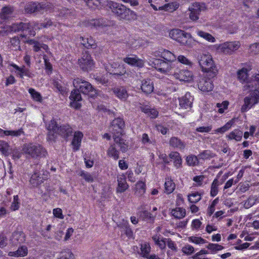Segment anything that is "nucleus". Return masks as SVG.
Listing matches in <instances>:
<instances>
[{"instance_id":"7ed1b4c3","label":"nucleus","mask_w":259,"mask_h":259,"mask_svg":"<svg viewBox=\"0 0 259 259\" xmlns=\"http://www.w3.org/2000/svg\"><path fill=\"white\" fill-rule=\"evenodd\" d=\"M124 126L125 123L123 119L118 117L113 120L110 128V131L113 134L114 142L120 147V150L122 152H126L128 147V145L125 143V141L121 137Z\"/></svg>"},{"instance_id":"bf43d9fd","label":"nucleus","mask_w":259,"mask_h":259,"mask_svg":"<svg viewBox=\"0 0 259 259\" xmlns=\"http://www.w3.org/2000/svg\"><path fill=\"white\" fill-rule=\"evenodd\" d=\"M145 184L142 182H139L136 185V191L140 195H142L145 192Z\"/></svg>"},{"instance_id":"09e8293b","label":"nucleus","mask_w":259,"mask_h":259,"mask_svg":"<svg viewBox=\"0 0 259 259\" xmlns=\"http://www.w3.org/2000/svg\"><path fill=\"white\" fill-rule=\"evenodd\" d=\"M198 157L203 160L209 159L215 156V154L209 150H205L198 155Z\"/></svg>"},{"instance_id":"9b49d317","label":"nucleus","mask_w":259,"mask_h":259,"mask_svg":"<svg viewBox=\"0 0 259 259\" xmlns=\"http://www.w3.org/2000/svg\"><path fill=\"white\" fill-rule=\"evenodd\" d=\"M78 64L83 71H89L94 66L93 59L91 55L87 52L82 54L81 58L78 60Z\"/></svg>"},{"instance_id":"680f3d73","label":"nucleus","mask_w":259,"mask_h":259,"mask_svg":"<svg viewBox=\"0 0 259 259\" xmlns=\"http://www.w3.org/2000/svg\"><path fill=\"white\" fill-rule=\"evenodd\" d=\"M229 105V103L227 101H224L222 103H218L217 104V107L218 109V112L220 113H223L224 112V110L227 109L228 106Z\"/></svg>"},{"instance_id":"ddd939ff","label":"nucleus","mask_w":259,"mask_h":259,"mask_svg":"<svg viewBox=\"0 0 259 259\" xmlns=\"http://www.w3.org/2000/svg\"><path fill=\"white\" fill-rule=\"evenodd\" d=\"M210 76H204L200 78L198 83V89L203 92H208L213 88V81Z\"/></svg>"},{"instance_id":"f3484780","label":"nucleus","mask_w":259,"mask_h":259,"mask_svg":"<svg viewBox=\"0 0 259 259\" xmlns=\"http://www.w3.org/2000/svg\"><path fill=\"white\" fill-rule=\"evenodd\" d=\"M179 105L181 108L188 109L192 107L194 98L190 93L187 92L184 96L179 98Z\"/></svg>"},{"instance_id":"bb28decb","label":"nucleus","mask_w":259,"mask_h":259,"mask_svg":"<svg viewBox=\"0 0 259 259\" xmlns=\"http://www.w3.org/2000/svg\"><path fill=\"white\" fill-rule=\"evenodd\" d=\"M27 254V247L25 245H22L20 246L16 251L10 252L9 253V255L11 256L24 257L26 256Z\"/></svg>"},{"instance_id":"393cba45","label":"nucleus","mask_w":259,"mask_h":259,"mask_svg":"<svg viewBox=\"0 0 259 259\" xmlns=\"http://www.w3.org/2000/svg\"><path fill=\"white\" fill-rule=\"evenodd\" d=\"M80 39L81 45L88 49H95L97 47L95 40L91 36L90 37L80 36Z\"/></svg>"},{"instance_id":"0eeeda50","label":"nucleus","mask_w":259,"mask_h":259,"mask_svg":"<svg viewBox=\"0 0 259 259\" xmlns=\"http://www.w3.org/2000/svg\"><path fill=\"white\" fill-rule=\"evenodd\" d=\"M169 35L171 38L176 40L182 45L189 48L192 47L195 42L190 33L179 29L171 30Z\"/></svg>"},{"instance_id":"4be33fe9","label":"nucleus","mask_w":259,"mask_h":259,"mask_svg":"<svg viewBox=\"0 0 259 259\" xmlns=\"http://www.w3.org/2000/svg\"><path fill=\"white\" fill-rule=\"evenodd\" d=\"M25 241V235L21 231H16L13 233L11 241L14 245L23 243Z\"/></svg>"},{"instance_id":"a18cd8bd","label":"nucleus","mask_w":259,"mask_h":259,"mask_svg":"<svg viewBox=\"0 0 259 259\" xmlns=\"http://www.w3.org/2000/svg\"><path fill=\"white\" fill-rule=\"evenodd\" d=\"M165 191L167 194H170L173 192L175 188V184L170 180L167 179L164 184Z\"/></svg>"},{"instance_id":"37998d69","label":"nucleus","mask_w":259,"mask_h":259,"mask_svg":"<svg viewBox=\"0 0 259 259\" xmlns=\"http://www.w3.org/2000/svg\"><path fill=\"white\" fill-rule=\"evenodd\" d=\"M248 70L246 68H242L237 72L238 78L241 82H245L248 77Z\"/></svg>"},{"instance_id":"864d4df0","label":"nucleus","mask_w":259,"mask_h":259,"mask_svg":"<svg viewBox=\"0 0 259 259\" xmlns=\"http://www.w3.org/2000/svg\"><path fill=\"white\" fill-rule=\"evenodd\" d=\"M87 5L93 9L98 8L100 6V0H84Z\"/></svg>"},{"instance_id":"338daca9","label":"nucleus","mask_w":259,"mask_h":259,"mask_svg":"<svg viewBox=\"0 0 259 259\" xmlns=\"http://www.w3.org/2000/svg\"><path fill=\"white\" fill-rule=\"evenodd\" d=\"M255 203V199L253 197H249L245 201L244 206L246 208H249L253 206Z\"/></svg>"},{"instance_id":"9d476101","label":"nucleus","mask_w":259,"mask_h":259,"mask_svg":"<svg viewBox=\"0 0 259 259\" xmlns=\"http://www.w3.org/2000/svg\"><path fill=\"white\" fill-rule=\"evenodd\" d=\"M244 102L241 108L242 112L247 111L259 102V89L254 90L251 92L249 96L244 99Z\"/></svg>"},{"instance_id":"412c9836","label":"nucleus","mask_w":259,"mask_h":259,"mask_svg":"<svg viewBox=\"0 0 259 259\" xmlns=\"http://www.w3.org/2000/svg\"><path fill=\"white\" fill-rule=\"evenodd\" d=\"M83 136L82 133L80 131H77L74 133L73 138L71 142L74 151H76L79 150Z\"/></svg>"},{"instance_id":"cd10ccee","label":"nucleus","mask_w":259,"mask_h":259,"mask_svg":"<svg viewBox=\"0 0 259 259\" xmlns=\"http://www.w3.org/2000/svg\"><path fill=\"white\" fill-rule=\"evenodd\" d=\"M44 182V179L37 172H34L32 175L30 183L33 187H37Z\"/></svg>"},{"instance_id":"dca6fc26","label":"nucleus","mask_w":259,"mask_h":259,"mask_svg":"<svg viewBox=\"0 0 259 259\" xmlns=\"http://www.w3.org/2000/svg\"><path fill=\"white\" fill-rule=\"evenodd\" d=\"M123 61L128 65L139 68L143 67L145 63L143 60L140 59L135 55L124 58Z\"/></svg>"},{"instance_id":"aec40b11","label":"nucleus","mask_w":259,"mask_h":259,"mask_svg":"<svg viewBox=\"0 0 259 259\" xmlns=\"http://www.w3.org/2000/svg\"><path fill=\"white\" fill-rule=\"evenodd\" d=\"M118 186L116 188V191L118 193L124 192L128 188L126 181V177L124 175H119L117 177Z\"/></svg>"},{"instance_id":"79ce46f5","label":"nucleus","mask_w":259,"mask_h":259,"mask_svg":"<svg viewBox=\"0 0 259 259\" xmlns=\"http://www.w3.org/2000/svg\"><path fill=\"white\" fill-rule=\"evenodd\" d=\"M201 199V194L198 192L192 193L188 195V200L192 203H196Z\"/></svg>"},{"instance_id":"6e6d98bb","label":"nucleus","mask_w":259,"mask_h":259,"mask_svg":"<svg viewBox=\"0 0 259 259\" xmlns=\"http://www.w3.org/2000/svg\"><path fill=\"white\" fill-rule=\"evenodd\" d=\"M189 240L196 244H204L207 242L206 240L201 237L191 236L189 238Z\"/></svg>"},{"instance_id":"603ef678","label":"nucleus","mask_w":259,"mask_h":259,"mask_svg":"<svg viewBox=\"0 0 259 259\" xmlns=\"http://www.w3.org/2000/svg\"><path fill=\"white\" fill-rule=\"evenodd\" d=\"M219 185V181L217 179H214L211 186L210 195L212 197H214L217 195Z\"/></svg>"},{"instance_id":"f03ea898","label":"nucleus","mask_w":259,"mask_h":259,"mask_svg":"<svg viewBox=\"0 0 259 259\" xmlns=\"http://www.w3.org/2000/svg\"><path fill=\"white\" fill-rule=\"evenodd\" d=\"M47 129L48 131V139L50 141H54L57 138V135H59L66 140L71 137L73 134V129L68 124L59 126L55 119H52L47 125Z\"/></svg>"},{"instance_id":"a211bd4d","label":"nucleus","mask_w":259,"mask_h":259,"mask_svg":"<svg viewBox=\"0 0 259 259\" xmlns=\"http://www.w3.org/2000/svg\"><path fill=\"white\" fill-rule=\"evenodd\" d=\"M174 76L181 81H189L192 79L193 74L188 70L182 69L175 72Z\"/></svg>"},{"instance_id":"f704fd0d","label":"nucleus","mask_w":259,"mask_h":259,"mask_svg":"<svg viewBox=\"0 0 259 259\" xmlns=\"http://www.w3.org/2000/svg\"><path fill=\"white\" fill-rule=\"evenodd\" d=\"M116 143L115 144L111 145L107 150V155L112 157L114 160H117L119 158V151L115 147Z\"/></svg>"},{"instance_id":"f257e3e1","label":"nucleus","mask_w":259,"mask_h":259,"mask_svg":"<svg viewBox=\"0 0 259 259\" xmlns=\"http://www.w3.org/2000/svg\"><path fill=\"white\" fill-rule=\"evenodd\" d=\"M73 83L74 87L78 88V89L73 90L71 92L69 97L71 100H81L80 93L88 95L92 98H94L97 94V90L89 82L81 78H77L74 79Z\"/></svg>"},{"instance_id":"a19ab883","label":"nucleus","mask_w":259,"mask_h":259,"mask_svg":"<svg viewBox=\"0 0 259 259\" xmlns=\"http://www.w3.org/2000/svg\"><path fill=\"white\" fill-rule=\"evenodd\" d=\"M0 133H3L6 136L18 137L21 134H24V132L22 128L16 131H4L0 128Z\"/></svg>"},{"instance_id":"6e6552de","label":"nucleus","mask_w":259,"mask_h":259,"mask_svg":"<svg viewBox=\"0 0 259 259\" xmlns=\"http://www.w3.org/2000/svg\"><path fill=\"white\" fill-rule=\"evenodd\" d=\"M52 8V5L47 2H42L40 3L30 2L25 5L24 11L27 14L34 13L43 14L44 12L50 11Z\"/></svg>"},{"instance_id":"39448f33","label":"nucleus","mask_w":259,"mask_h":259,"mask_svg":"<svg viewBox=\"0 0 259 259\" xmlns=\"http://www.w3.org/2000/svg\"><path fill=\"white\" fill-rule=\"evenodd\" d=\"M198 62L202 71L206 73V76L214 77L218 73L211 56L209 54H201L198 57Z\"/></svg>"},{"instance_id":"c85d7f7f","label":"nucleus","mask_w":259,"mask_h":259,"mask_svg":"<svg viewBox=\"0 0 259 259\" xmlns=\"http://www.w3.org/2000/svg\"><path fill=\"white\" fill-rule=\"evenodd\" d=\"M118 227L123 231L127 237L132 238L133 236V232L132 230L127 221H123L118 225Z\"/></svg>"},{"instance_id":"13d9d810","label":"nucleus","mask_w":259,"mask_h":259,"mask_svg":"<svg viewBox=\"0 0 259 259\" xmlns=\"http://www.w3.org/2000/svg\"><path fill=\"white\" fill-rule=\"evenodd\" d=\"M141 251L143 254V256L147 258L149 255L151 247L149 244H144L141 245Z\"/></svg>"},{"instance_id":"58836bf2","label":"nucleus","mask_w":259,"mask_h":259,"mask_svg":"<svg viewBox=\"0 0 259 259\" xmlns=\"http://www.w3.org/2000/svg\"><path fill=\"white\" fill-rule=\"evenodd\" d=\"M172 215L177 219H182L185 216L186 212L185 209L178 207L171 211Z\"/></svg>"},{"instance_id":"49530a36","label":"nucleus","mask_w":259,"mask_h":259,"mask_svg":"<svg viewBox=\"0 0 259 259\" xmlns=\"http://www.w3.org/2000/svg\"><path fill=\"white\" fill-rule=\"evenodd\" d=\"M0 151L6 156L9 154L10 146L7 142L0 140Z\"/></svg>"},{"instance_id":"4468645a","label":"nucleus","mask_w":259,"mask_h":259,"mask_svg":"<svg viewBox=\"0 0 259 259\" xmlns=\"http://www.w3.org/2000/svg\"><path fill=\"white\" fill-rule=\"evenodd\" d=\"M239 41L226 42L219 46V50L224 54H231L233 52L237 50L240 47Z\"/></svg>"},{"instance_id":"2f4dec72","label":"nucleus","mask_w":259,"mask_h":259,"mask_svg":"<svg viewBox=\"0 0 259 259\" xmlns=\"http://www.w3.org/2000/svg\"><path fill=\"white\" fill-rule=\"evenodd\" d=\"M14 8L11 6H6L3 8L0 13V18L2 19H7L12 14Z\"/></svg>"},{"instance_id":"4d7b16f0","label":"nucleus","mask_w":259,"mask_h":259,"mask_svg":"<svg viewBox=\"0 0 259 259\" xmlns=\"http://www.w3.org/2000/svg\"><path fill=\"white\" fill-rule=\"evenodd\" d=\"M41 49H42L46 51L49 49L48 46L44 44H41L38 41L35 43L33 46V50L35 52H37L40 50Z\"/></svg>"},{"instance_id":"2eb2a0df","label":"nucleus","mask_w":259,"mask_h":259,"mask_svg":"<svg viewBox=\"0 0 259 259\" xmlns=\"http://www.w3.org/2000/svg\"><path fill=\"white\" fill-rule=\"evenodd\" d=\"M205 8L204 4H200L199 3H194L191 7L189 8V10L191 11L189 17L191 20L196 21L198 19L199 15L201 11L203 10Z\"/></svg>"},{"instance_id":"052dcab7","label":"nucleus","mask_w":259,"mask_h":259,"mask_svg":"<svg viewBox=\"0 0 259 259\" xmlns=\"http://www.w3.org/2000/svg\"><path fill=\"white\" fill-rule=\"evenodd\" d=\"M61 259H74V255L69 250L62 251Z\"/></svg>"},{"instance_id":"8fccbe9b","label":"nucleus","mask_w":259,"mask_h":259,"mask_svg":"<svg viewBox=\"0 0 259 259\" xmlns=\"http://www.w3.org/2000/svg\"><path fill=\"white\" fill-rule=\"evenodd\" d=\"M178 8V6L177 4L174 3H169L165 5L162 7H159V10H163L165 11L172 12L176 10Z\"/></svg>"},{"instance_id":"20e7f679","label":"nucleus","mask_w":259,"mask_h":259,"mask_svg":"<svg viewBox=\"0 0 259 259\" xmlns=\"http://www.w3.org/2000/svg\"><path fill=\"white\" fill-rule=\"evenodd\" d=\"M22 152L27 157L34 159L45 157L48 154L46 149L41 145L34 143L24 144Z\"/></svg>"},{"instance_id":"c03bdc74","label":"nucleus","mask_w":259,"mask_h":259,"mask_svg":"<svg viewBox=\"0 0 259 259\" xmlns=\"http://www.w3.org/2000/svg\"><path fill=\"white\" fill-rule=\"evenodd\" d=\"M17 74L21 78H23L24 76H26L29 78L33 77V74L30 71L28 68L23 66L19 72H17Z\"/></svg>"},{"instance_id":"423d86ee","label":"nucleus","mask_w":259,"mask_h":259,"mask_svg":"<svg viewBox=\"0 0 259 259\" xmlns=\"http://www.w3.org/2000/svg\"><path fill=\"white\" fill-rule=\"evenodd\" d=\"M109 7L112 12L120 19L130 21L136 19V13L122 4L111 2Z\"/></svg>"},{"instance_id":"5701e85b","label":"nucleus","mask_w":259,"mask_h":259,"mask_svg":"<svg viewBox=\"0 0 259 259\" xmlns=\"http://www.w3.org/2000/svg\"><path fill=\"white\" fill-rule=\"evenodd\" d=\"M112 91L114 94L120 100L125 101L128 96L126 90L123 87L114 88Z\"/></svg>"},{"instance_id":"1a4fd4ad","label":"nucleus","mask_w":259,"mask_h":259,"mask_svg":"<svg viewBox=\"0 0 259 259\" xmlns=\"http://www.w3.org/2000/svg\"><path fill=\"white\" fill-rule=\"evenodd\" d=\"M38 25L37 24H35L34 23H23L20 22L18 23H14L11 26H7L5 27V31L6 32H18L20 31H28V33L30 35H32L33 36L35 35V32L34 30H32V27L37 26Z\"/></svg>"},{"instance_id":"e433bc0d","label":"nucleus","mask_w":259,"mask_h":259,"mask_svg":"<svg viewBox=\"0 0 259 259\" xmlns=\"http://www.w3.org/2000/svg\"><path fill=\"white\" fill-rule=\"evenodd\" d=\"M197 34L200 37L204 38V39L211 42H214L215 41V38L210 33L204 32L200 30L196 31Z\"/></svg>"},{"instance_id":"0e129e2a","label":"nucleus","mask_w":259,"mask_h":259,"mask_svg":"<svg viewBox=\"0 0 259 259\" xmlns=\"http://www.w3.org/2000/svg\"><path fill=\"white\" fill-rule=\"evenodd\" d=\"M249 50L252 54L255 55L259 53V43L256 42L250 45Z\"/></svg>"},{"instance_id":"4c0bfd02","label":"nucleus","mask_w":259,"mask_h":259,"mask_svg":"<svg viewBox=\"0 0 259 259\" xmlns=\"http://www.w3.org/2000/svg\"><path fill=\"white\" fill-rule=\"evenodd\" d=\"M186 162L189 166H196L199 164L198 157L194 155H188L186 158Z\"/></svg>"},{"instance_id":"6ab92c4d","label":"nucleus","mask_w":259,"mask_h":259,"mask_svg":"<svg viewBox=\"0 0 259 259\" xmlns=\"http://www.w3.org/2000/svg\"><path fill=\"white\" fill-rule=\"evenodd\" d=\"M88 25L91 27L96 29L102 28L109 25L107 19L100 18L97 19H92L88 22Z\"/></svg>"},{"instance_id":"f8f14e48","label":"nucleus","mask_w":259,"mask_h":259,"mask_svg":"<svg viewBox=\"0 0 259 259\" xmlns=\"http://www.w3.org/2000/svg\"><path fill=\"white\" fill-rule=\"evenodd\" d=\"M152 63L156 69L163 73L169 72L174 67L173 63L159 59L154 60Z\"/></svg>"},{"instance_id":"5fc2aeb1","label":"nucleus","mask_w":259,"mask_h":259,"mask_svg":"<svg viewBox=\"0 0 259 259\" xmlns=\"http://www.w3.org/2000/svg\"><path fill=\"white\" fill-rule=\"evenodd\" d=\"M20 206V200L17 195L13 197V201L11 206V209L13 211L18 210Z\"/></svg>"},{"instance_id":"c9c22d12","label":"nucleus","mask_w":259,"mask_h":259,"mask_svg":"<svg viewBox=\"0 0 259 259\" xmlns=\"http://www.w3.org/2000/svg\"><path fill=\"white\" fill-rule=\"evenodd\" d=\"M138 215L139 219L144 221L151 222L153 221L154 220V218L152 214L147 210L139 211Z\"/></svg>"},{"instance_id":"e2e57ef3","label":"nucleus","mask_w":259,"mask_h":259,"mask_svg":"<svg viewBox=\"0 0 259 259\" xmlns=\"http://www.w3.org/2000/svg\"><path fill=\"white\" fill-rule=\"evenodd\" d=\"M182 251L187 255H190L194 252V248L192 246L187 245L182 248Z\"/></svg>"},{"instance_id":"de8ad7c7","label":"nucleus","mask_w":259,"mask_h":259,"mask_svg":"<svg viewBox=\"0 0 259 259\" xmlns=\"http://www.w3.org/2000/svg\"><path fill=\"white\" fill-rule=\"evenodd\" d=\"M28 92L34 100L37 102H41L42 97L39 93L32 88L29 89Z\"/></svg>"},{"instance_id":"72a5a7b5","label":"nucleus","mask_w":259,"mask_h":259,"mask_svg":"<svg viewBox=\"0 0 259 259\" xmlns=\"http://www.w3.org/2000/svg\"><path fill=\"white\" fill-rule=\"evenodd\" d=\"M161 57L165 61H167L174 63L176 60V56L168 50H164L161 54Z\"/></svg>"},{"instance_id":"3c124183","label":"nucleus","mask_w":259,"mask_h":259,"mask_svg":"<svg viewBox=\"0 0 259 259\" xmlns=\"http://www.w3.org/2000/svg\"><path fill=\"white\" fill-rule=\"evenodd\" d=\"M233 124V121L230 120L226 123L224 126L218 128L214 131L215 133L223 134L229 130Z\"/></svg>"},{"instance_id":"473e14b6","label":"nucleus","mask_w":259,"mask_h":259,"mask_svg":"<svg viewBox=\"0 0 259 259\" xmlns=\"http://www.w3.org/2000/svg\"><path fill=\"white\" fill-rule=\"evenodd\" d=\"M243 132L239 130H235L231 132L228 136L227 138L229 140H235L236 141H240L242 139Z\"/></svg>"},{"instance_id":"a878e982","label":"nucleus","mask_w":259,"mask_h":259,"mask_svg":"<svg viewBox=\"0 0 259 259\" xmlns=\"http://www.w3.org/2000/svg\"><path fill=\"white\" fill-rule=\"evenodd\" d=\"M170 159L174 161V166L177 168H179L182 165V159L179 153L177 152H171L169 154Z\"/></svg>"},{"instance_id":"774afa93","label":"nucleus","mask_w":259,"mask_h":259,"mask_svg":"<svg viewBox=\"0 0 259 259\" xmlns=\"http://www.w3.org/2000/svg\"><path fill=\"white\" fill-rule=\"evenodd\" d=\"M167 245L168 247L170 248L172 251L175 252L177 251L178 248L176 246L175 242L172 241L170 238H167Z\"/></svg>"},{"instance_id":"7c9ffc66","label":"nucleus","mask_w":259,"mask_h":259,"mask_svg":"<svg viewBox=\"0 0 259 259\" xmlns=\"http://www.w3.org/2000/svg\"><path fill=\"white\" fill-rule=\"evenodd\" d=\"M31 23H34L37 24L38 25L36 26L32 27V30H36L37 29H40L42 28H48L54 24V23L50 19L46 18L44 21L42 23H39L36 22H32Z\"/></svg>"},{"instance_id":"c756f323","label":"nucleus","mask_w":259,"mask_h":259,"mask_svg":"<svg viewBox=\"0 0 259 259\" xmlns=\"http://www.w3.org/2000/svg\"><path fill=\"white\" fill-rule=\"evenodd\" d=\"M170 146L179 149H183L185 147V143L177 137H171L169 141Z\"/></svg>"},{"instance_id":"69168bd1","label":"nucleus","mask_w":259,"mask_h":259,"mask_svg":"<svg viewBox=\"0 0 259 259\" xmlns=\"http://www.w3.org/2000/svg\"><path fill=\"white\" fill-rule=\"evenodd\" d=\"M79 175L89 182H92L94 180L92 176L88 172H85L83 171H81Z\"/></svg>"},{"instance_id":"ea45409f","label":"nucleus","mask_w":259,"mask_h":259,"mask_svg":"<svg viewBox=\"0 0 259 259\" xmlns=\"http://www.w3.org/2000/svg\"><path fill=\"white\" fill-rule=\"evenodd\" d=\"M206 248L210 251L211 253H215L218 251H220L224 248V247L219 244L209 243Z\"/></svg>"},{"instance_id":"b1692460","label":"nucleus","mask_w":259,"mask_h":259,"mask_svg":"<svg viewBox=\"0 0 259 259\" xmlns=\"http://www.w3.org/2000/svg\"><path fill=\"white\" fill-rule=\"evenodd\" d=\"M141 89L143 92L146 94L151 93L154 90L153 82L150 79H144L142 81Z\"/></svg>"}]
</instances>
